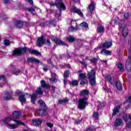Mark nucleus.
<instances>
[{
	"label": "nucleus",
	"instance_id": "nucleus-1",
	"mask_svg": "<svg viewBox=\"0 0 131 131\" xmlns=\"http://www.w3.org/2000/svg\"><path fill=\"white\" fill-rule=\"evenodd\" d=\"M89 95H90V91L88 90H83L81 91L80 94L81 98L79 100L78 105V108H79L80 110L85 109L86 106L89 105V103L87 101L89 99Z\"/></svg>",
	"mask_w": 131,
	"mask_h": 131
},
{
	"label": "nucleus",
	"instance_id": "nucleus-2",
	"mask_svg": "<svg viewBox=\"0 0 131 131\" xmlns=\"http://www.w3.org/2000/svg\"><path fill=\"white\" fill-rule=\"evenodd\" d=\"M88 78L92 85L96 84V71L92 70L88 73Z\"/></svg>",
	"mask_w": 131,
	"mask_h": 131
},
{
	"label": "nucleus",
	"instance_id": "nucleus-3",
	"mask_svg": "<svg viewBox=\"0 0 131 131\" xmlns=\"http://www.w3.org/2000/svg\"><path fill=\"white\" fill-rule=\"evenodd\" d=\"M50 5L52 6H56L60 12H62L63 10H66V7L63 4L62 0H56L55 4L51 3H50Z\"/></svg>",
	"mask_w": 131,
	"mask_h": 131
},
{
	"label": "nucleus",
	"instance_id": "nucleus-4",
	"mask_svg": "<svg viewBox=\"0 0 131 131\" xmlns=\"http://www.w3.org/2000/svg\"><path fill=\"white\" fill-rule=\"evenodd\" d=\"M29 50V49H28L27 48H16L13 51L12 55L13 56H19L20 55H22V53H26V52H27Z\"/></svg>",
	"mask_w": 131,
	"mask_h": 131
},
{
	"label": "nucleus",
	"instance_id": "nucleus-5",
	"mask_svg": "<svg viewBox=\"0 0 131 131\" xmlns=\"http://www.w3.org/2000/svg\"><path fill=\"white\" fill-rule=\"evenodd\" d=\"M14 122L16 123V125L7 124L8 128H9L10 129H14V128H17V127H18V125L20 124L21 125H25V124H24V123L18 121L17 120H14Z\"/></svg>",
	"mask_w": 131,
	"mask_h": 131
},
{
	"label": "nucleus",
	"instance_id": "nucleus-6",
	"mask_svg": "<svg viewBox=\"0 0 131 131\" xmlns=\"http://www.w3.org/2000/svg\"><path fill=\"white\" fill-rule=\"evenodd\" d=\"M17 93L19 96L18 99L22 103V105H23V103H25V102H26V98H25V95H26L27 96L28 95V94L27 93L24 94L23 93L19 91H18Z\"/></svg>",
	"mask_w": 131,
	"mask_h": 131
},
{
	"label": "nucleus",
	"instance_id": "nucleus-7",
	"mask_svg": "<svg viewBox=\"0 0 131 131\" xmlns=\"http://www.w3.org/2000/svg\"><path fill=\"white\" fill-rule=\"evenodd\" d=\"M85 74V73H80L79 74V80H81V82H80V84H85L86 82H88V81L86 80Z\"/></svg>",
	"mask_w": 131,
	"mask_h": 131
},
{
	"label": "nucleus",
	"instance_id": "nucleus-8",
	"mask_svg": "<svg viewBox=\"0 0 131 131\" xmlns=\"http://www.w3.org/2000/svg\"><path fill=\"white\" fill-rule=\"evenodd\" d=\"M125 68L127 71H131V55L129 54L126 61Z\"/></svg>",
	"mask_w": 131,
	"mask_h": 131
},
{
	"label": "nucleus",
	"instance_id": "nucleus-9",
	"mask_svg": "<svg viewBox=\"0 0 131 131\" xmlns=\"http://www.w3.org/2000/svg\"><path fill=\"white\" fill-rule=\"evenodd\" d=\"M46 42V39L45 36H42L38 38L37 40V47H42V45Z\"/></svg>",
	"mask_w": 131,
	"mask_h": 131
},
{
	"label": "nucleus",
	"instance_id": "nucleus-10",
	"mask_svg": "<svg viewBox=\"0 0 131 131\" xmlns=\"http://www.w3.org/2000/svg\"><path fill=\"white\" fill-rule=\"evenodd\" d=\"M71 11L72 12H73V13H76V14H78V15H79V16H80V17H83V13H82L81 10L75 7V6H73Z\"/></svg>",
	"mask_w": 131,
	"mask_h": 131
},
{
	"label": "nucleus",
	"instance_id": "nucleus-11",
	"mask_svg": "<svg viewBox=\"0 0 131 131\" xmlns=\"http://www.w3.org/2000/svg\"><path fill=\"white\" fill-rule=\"evenodd\" d=\"M123 125V121L121 118H117L115 121V126H121Z\"/></svg>",
	"mask_w": 131,
	"mask_h": 131
},
{
	"label": "nucleus",
	"instance_id": "nucleus-12",
	"mask_svg": "<svg viewBox=\"0 0 131 131\" xmlns=\"http://www.w3.org/2000/svg\"><path fill=\"white\" fill-rule=\"evenodd\" d=\"M32 124H33V125H35L36 126H38V125H40V124H41V120L39 119H35L33 120Z\"/></svg>",
	"mask_w": 131,
	"mask_h": 131
},
{
	"label": "nucleus",
	"instance_id": "nucleus-13",
	"mask_svg": "<svg viewBox=\"0 0 131 131\" xmlns=\"http://www.w3.org/2000/svg\"><path fill=\"white\" fill-rule=\"evenodd\" d=\"M28 62H31V63H35L36 64H38L39 63V60L35 58L30 57L28 59Z\"/></svg>",
	"mask_w": 131,
	"mask_h": 131
},
{
	"label": "nucleus",
	"instance_id": "nucleus-14",
	"mask_svg": "<svg viewBox=\"0 0 131 131\" xmlns=\"http://www.w3.org/2000/svg\"><path fill=\"white\" fill-rule=\"evenodd\" d=\"M112 46V42H106L102 45V48L103 49H109Z\"/></svg>",
	"mask_w": 131,
	"mask_h": 131
},
{
	"label": "nucleus",
	"instance_id": "nucleus-15",
	"mask_svg": "<svg viewBox=\"0 0 131 131\" xmlns=\"http://www.w3.org/2000/svg\"><path fill=\"white\" fill-rule=\"evenodd\" d=\"M95 9V3L94 2H91L90 5H89L88 7V11L90 13H93V11H94V9Z\"/></svg>",
	"mask_w": 131,
	"mask_h": 131
},
{
	"label": "nucleus",
	"instance_id": "nucleus-16",
	"mask_svg": "<svg viewBox=\"0 0 131 131\" xmlns=\"http://www.w3.org/2000/svg\"><path fill=\"white\" fill-rule=\"evenodd\" d=\"M100 54H101V55H106V56H110V55H111V51L103 49L101 51Z\"/></svg>",
	"mask_w": 131,
	"mask_h": 131
},
{
	"label": "nucleus",
	"instance_id": "nucleus-17",
	"mask_svg": "<svg viewBox=\"0 0 131 131\" xmlns=\"http://www.w3.org/2000/svg\"><path fill=\"white\" fill-rule=\"evenodd\" d=\"M11 120H12V118H11V117H8L6 118L5 120H2L1 122V123L2 125H4V124H7V123L9 122V121H11Z\"/></svg>",
	"mask_w": 131,
	"mask_h": 131
},
{
	"label": "nucleus",
	"instance_id": "nucleus-18",
	"mask_svg": "<svg viewBox=\"0 0 131 131\" xmlns=\"http://www.w3.org/2000/svg\"><path fill=\"white\" fill-rule=\"evenodd\" d=\"M37 113L40 116H45V115H47V111L43 110H38Z\"/></svg>",
	"mask_w": 131,
	"mask_h": 131
},
{
	"label": "nucleus",
	"instance_id": "nucleus-19",
	"mask_svg": "<svg viewBox=\"0 0 131 131\" xmlns=\"http://www.w3.org/2000/svg\"><path fill=\"white\" fill-rule=\"evenodd\" d=\"M41 85L42 88H45V89H50L51 86L50 85L47 84V83H46V81L45 80H41L40 81Z\"/></svg>",
	"mask_w": 131,
	"mask_h": 131
},
{
	"label": "nucleus",
	"instance_id": "nucleus-20",
	"mask_svg": "<svg viewBox=\"0 0 131 131\" xmlns=\"http://www.w3.org/2000/svg\"><path fill=\"white\" fill-rule=\"evenodd\" d=\"M123 118L125 122L127 121H128V119L131 120V114L130 115H127L126 114H124L123 115Z\"/></svg>",
	"mask_w": 131,
	"mask_h": 131
},
{
	"label": "nucleus",
	"instance_id": "nucleus-21",
	"mask_svg": "<svg viewBox=\"0 0 131 131\" xmlns=\"http://www.w3.org/2000/svg\"><path fill=\"white\" fill-rule=\"evenodd\" d=\"M15 25L18 28H22V27H23V26L24 25V24H23V22L22 21L18 20L16 21Z\"/></svg>",
	"mask_w": 131,
	"mask_h": 131
},
{
	"label": "nucleus",
	"instance_id": "nucleus-22",
	"mask_svg": "<svg viewBox=\"0 0 131 131\" xmlns=\"http://www.w3.org/2000/svg\"><path fill=\"white\" fill-rule=\"evenodd\" d=\"M12 116L13 118H15V119H18V118L20 117V112H19L18 111L14 112L12 113Z\"/></svg>",
	"mask_w": 131,
	"mask_h": 131
},
{
	"label": "nucleus",
	"instance_id": "nucleus-23",
	"mask_svg": "<svg viewBox=\"0 0 131 131\" xmlns=\"http://www.w3.org/2000/svg\"><path fill=\"white\" fill-rule=\"evenodd\" d=\"M116 88L119 91H121L122 90V85L121 84V83H120V81H117L115 82Z\"/></svg>",
	"mask_w": 131,
	"mask_h": 131
},
{
	"label": "nucleus",
	"instance_id": "nucleus-24",
	"mask_svg": "<svg viewBox=\"0 0 131 131\" xmlns=\"http://www.w3.org/2000/svg\"><path fill=\"white\" fill-rule=\"evenodd\" d=\"M29 52L30 54H33V55H35L36 56H41V53L37 50H30Z\"/></svg>",
	"mask_w": 131,
	"mask_h": 131
},
{
	"label": "nucleus",
	"instance_id": "nucleus-25",
	"mask_svg": "<svg viewBox=\"0 0 131 131\" xmlns=\"http://www.w3.org/2000/svg\"><path fill=\"white\" fill-rule=\"evenodd\" d=\"M120 109V106H118L114 108L113 112V116H115V115H117L118 112H119V110Z\"/></svg>",
	"mask_w": 131,
	"mask_h": 131
},
{
	"label": "nucleus",
	"instance_id": "nucleus-26",
	"mask_svg": "<svg viewBox=\"0 0 131 131\" xmlns=\"http://www.w3.org/2000/svg\"><path fill=\"white\" fill-rule=\"evenodd\" d=\"M123 36L124 37H126L127 36V34H128V30H127V28L125 27L122 31Z\"/></svg>",
	"mask_w": 131,
	"mask_h": 131
},
{
	"label": "nucleus",
	"instance_id": "nucleus-27",
	"mask_svg": "<svg viewBox=\"0 0 131 131\" xmlns=\"http://www.w3.org/2000/svg\"><path fill=\"white\" fill-rule=\"evenodd\" d=\"M54 41L56 43V45H60L61 46H63V45H64V42L58 38L54 39Z\"/></svg>",
	"mask_w": 131,
	"mask_h": 131
},
{
	"label": "nucleus",
	"instance_id": "nucleus-28",
	"mask_svg": "<svg viewBox=\"0 0 131 131\" xmlns=\"http://www.w3.org/2000/svg\"><path fill=\"white\" fill-rule=\"evenodd\" d=\"M97 31L99 33H102L105 31V29L104 28V27L100 26L97 28Z\"/></svg>",
	"mask_w": 131,
	"mask_h": 131
},
{
	"label": "nucleus",
	"instance_id": "nucleus-29",
	"mask_svg": "<svg viewBox=\"0 0 131 131\" xmlns=\"http://www.w3.org/2000/svg\"><path fill=\"white\" fill-rule=\"evenodd\" d=\"M105 80L108 81L110 83V84H113V82H112V77L110 75H107L105 77Z\"/></svg>",
	"mask_w": 131,
	"mask_h": 131
},
{
	"label": "nucleus",
	"instance_id": "nucleus-30",
	"mask_svg": "<svg viewBox=\"0 0 131 131\" xmlns=\"http://www.w3.org/2000/svg\"><path fill=\"white\" fill-rule=\"evenodd\" d=\"M11 95H10V93H6L4 95V99L5 101H8V100H11Z\"/></svg>",
	"mask_w": 131,
	"mask_h": 131
},
{
	"label": "nucleus",
	"instance_id": "nucleus-31",
	"mask_svg": "<svg viewBox=\"0 0 131 131\" xmlns=\"http://www.w3.org/2000/svg\"><path fill=\"white\" fill-rule=\"evenodd\" d=\"M70 84L73 86H77L78 85V81L76 80H74L70 82Z\"/></svg>",
	"mask_w": 131,
	"mask_h": 131
},
{
	"label": "nucleus",
	"instance_id": "nucleus-32",
	"mask_svg": "<svg viewBox=\"0 0 131 131\" xmlns=\"http://www.w3.org/2000/svg\"><path fill=\"white\" fill-rule=\"evenodd\" d=\"M118 68L119 69L120 71H123L124 70V68H123V66L122 63L119 62L118 63Z\"/></svg>",
	"mask_w": 131,
	"mask_h": 131
},
{
	"label": "nucleus",
	"instance_id": "nucleus-33",
	"mask_svg": "<svg viewBox=\"0 0 131 131\" xmlns=\"http://www.w3.org/2000/svg\"><path fill=\"white\" fill-rule=\"evenodd\" d=\"M35 100H36V94H33L31 97V102L33 104L35 103Z\"/></svg>",
	"mask_w": 131,
	"mask_h": 131
},
{
	"label": "nucleus",
	"instance_id": "nucleus-34",
	"mask_svg": "<svg viewBox=\"0 0 131 131\" xmlns=\"http://www.w3.org/2000/svg\"><path fill=\"white\" fill-rule=\"evenodd\" d=\"M67 39L70 42H74V41H75V38L71 36H69Z\"/></svg>",
	"mask_w": 131,
	"mask_h": 131
},
{
	"label": "nucleus",
	"instance_id": "nucleus-35",
	"mask_svg": "<svg viewBox=\"0 0 131 131\" xmlns=\"http://www.w3.org/2000/svg\"><path fill=\"white\" fill-rule=\"evenodd\" d=\"M36 94H38L39 95H42L43 94V92H42V90L41 89V88H39L36 91Z\"/></svg>",
	"mask_w": 131,
	"mask_h": 131
},
{
	"label": "nucleus",
	"instance_id": "nucleus-36",
	"mask_svg": "<svg viewBox=\"0 0 131 131\" xmlns=\"http://www.w3.org/2000/svg\"><path fill=\"white\" fill-rule=\"evenodd\" d=\"M80 26H81V27H85V28H88V27H89V24H88L86 23L83 22L80 24Z\"/></svg>",
	"mask_w": 131,
	"mask_h": 131
},
{
	"label": "nucleus",
	"instance_id": "nucleus-37",
	"mask_svg": "<svg viewBox=\"0 0 131 131\" xmlns=\"http://www.w3.org/2000/svg\"><path fill=\"white\" fill-rule=\"evenodd\" d=\"M38 104H39L41 107H46V103L41 100H39Z\"/></svg>",
	"mask_w": 131,
	"mask_h": 131
},
{
	"label": "nucleus",
	"instance_id": "nucleus-38",
	"mask_svg": "<svg viewBox=\"0 0 131 131\" xmlns=\"http://www.w3.org/2000/svg\"><path fill=\"white\" fill-rule=\"evenodd\" d=\"M93 117H94L95 119H98V118H99V113L94 112L93 115Z\"/></svg>",
	"mask_w": 131,
	"mask_h": 131
},
{
	"label": "nucleus",
	"instance_id": "nucleus-39",
	"mask_svg": "<svg viewBox=\"0 0 131 131\" xmlns=\"http://www.w3.org/2000/svg\"><path fill=\"white\" fill-rule=\"evenodd\" d=\"M68 102V99H60L58 100L59 104H63V103H67Z\"/></svg>",
	"mask_w": 131,
	"mask_h": 131
},
{
	"label": "nucleus",
	"instance_id": "nucleus-40",
	"mask_svg": "<svg viewBox=\"0 0 131 131\" xmlns=\"http://www.w3.org/2000/svg\"><path fill=\"white\" fill-rule=\"evenodd\" d=\"M76 30H77V28H74L73 27H71L69 29V31H70V32L76 31Z\"/></svg>",
	"mask_w": 131,
	"mask_h": 131
},
{
	"label": "nucleus",
	"instance_id": "nucleus-41",
	"mask_svg": "<svg viewBox=\"0 0 131 131\" xmlns=\"http://www.w3.org/2000/svg\"><path fill=\"white\" fill-rule=\"evenodd\" d=\"M4 44L5 45V46H9V45H10V40L8 39L4 40Z\"/></svg>",
	"mask_w": 131,
	"mask_h": 131
},
{
	"label": "nucleus",
	"instance_id": "nucleus-42",
	"mask_svg": "<svg viewBox=\"0 0 131 131\" xmlns=\"http://www.w3.org/2000/svg\"><path fill=\"white\" fill-rule=\"evenodd\" d=\"M50 82H52V83H54V82H56V78L55 77H52L50 79Z\"/></svg>",
	"mask_w": 131,
	"mask_h": 131
},
{
	"label": "nucleus",
	"instance_id": "nucleus-43",
	"mask_svg": "<svg viewBox=\"0 0 131 131\" xmlns=\"http://www.w3.org/2000/svg\"><path fill=\"white\" fill-rule=\"evenodd\" d=\"M90 61L92 63H97V61H98V59L92 58V59H90Z\"/></svg>",
	"mask_w": 131,
	"mask_h": 131
},
{
	"label": "nucleus",
	"instance_id": "nucleus-44",
	"mask_svg": "<svg viewBox=\"0 0 131 131\" xmlns=\"http://www.w3.org/2000/svg\"><path fill=\"white\" fill-rule=\"evenodd\" d=\"M69 75V72L68 71H66L64 73L63 76L64 77H68V76Z\"/></svg>",
	"mask_w": 131,
	"mask_h": 131
},
{
	"label": "nucleus",
	"instance_id": "nucleus-45",
	"mask_svg": "<svg viewBox=\"0 0 131 131\" xmlns=\"http://www.w3.org/2000/svg\"><path fill=\"white\" fill-rule=\"evenodd\" d=\"M126 126L127 127H131V121L127 122V121L126 122Z\"/></svg>",
	"mask_w": 131,
	"mask_h": 131
},
{
	"label": "nucleus",
	"instance_id": "nucleus-46",
	"mask_svg": "<svg viewBox=\"0 0 131 131\" xmlns=\"http://www.w3.org/2000/svg\"><path fill=\"white\" fill-rule=\"evenodd\" d=\"M124 17L125 19H127V18L129 17V14H128V13H125L124 15Z\"/></svg>",
	"mask_w": 131,
	"mask_h": 131
},
{
	"label": "nucleus",
	"instance_id": "nucleus-47",
	"mask_svg": "<svg viewBox=\"0 0 131 131\" xmlns=\"http://www.w3.org/2000/svg\"><path fill=\"white\" fill-rule=\"evenodd\" d=\"M80 63L82 64V65H83L84 67H86V66H88V65H86V62L84 61H80Z\"/></svg>",
	"mask_w": 131,
	"mask_h": 131
},
{
	"label": "nucleus",
	"instance_id": "nucleus-48",
	"mask_svg": "<svg viewBox=\"0 0 131 131\" xmlns=\"http://www.w3.org/2000/svg\"><path fill=\"white\" fill-rule=\"evenodd\" d=\"M47 125L51 128H52V127H53V126H54V125L51 123H47Z\"/></svg>",
	"mask_w": 131,
	"mask_h": 131
},
{
	"label": "nucleus",
	"instance_id": "nucleus-49",
	"mask_svg": "<svg viewBox=\"0 0 131 131\" xmlns=\"http://www.w3.org/2000/svg\"><path fill=\"white\" fill-rule=\"evenodd\" d=\"M28 11L32 13V12H35V10L33 8H28Z\"/></svg>",
	"mask_w": 131,
	"mask_h": 131
},
{
	"label": "nucleus",
	"instance_id": "nucleus-50",
	"mask_svg": "<svg viewBox=\"0 0 131 131\" xmlns=\"http://www.w3.org/2000/svg\"><path fill=\"white\" fill-rule=\"evenodd\" d=\"M26 2H28L30 5H33V1L32 0H26Z\"/></svg>",
	"mask_w": 131,
	"mask_h": 131
},
{
	"label": "nucleus",
	"instance_id": "nucleus-51",
	"mask_svg": "<svg viewBox=\"0 0 131 131\" xmlns=\"http://www.w3.org/2000/svg\"><path fill=\"white\" fill-rule=\"evenodd\" d=\"M1 79H3V80H6V77L4 75H0V80Z\"/></svg>",
	"mask_w": 131,
	"mask_h": 131
},
{
	"label": "nucleus",
	"instance_id": "nucleus-52",
	"mask_svg": "<svg viewBox=\"0 0 131 131\" xmlns=\"http://www.w3.org/2000/svg\"><path fill=\"white\" fill-rule=\"evenodd\" d=\"M127 102H128V103L131 102V96H129L128 97V98L127 99Z\"/></svg>",
	"mask_w": 131,
	"mask_h": 131
},
{
	"label": "nucleus",
	"instance_id": "nucleus-53",
	"mask_svg": "<svg viewBox=\"0 0 131 131\" xmlns=\"http://www.w3.org/2000/svg\"><path fill=\"white\" fill-rule=\"evenodd\" d=\"M18 73H20V71H16L14 73H13V74H14V75H18Z\"/></svg>",
	"mask_w": 131,
	"mask_h": 131
},
{
	"label": "nucleus",
	"instance_id": "nucleus-54",
	"mask_svg": "<svg viewBox=\"0 0 131 131\" xmlns=\"http://www.w3.org/2000/svg\"><path fill=\"white\" fill-rule=\"evenodd\" d=\"M10 2V0H4L5 4H8Z\"/></svg>",
	"mask_w": 131,
	"mask_h": 131
},
{
	"label": "nucleus",
	"instance_id": "nucleus-55",
	"mask_svg": "<svg viewBox=\"0 0 131 131\" xmlns=\"http://www.w3.org/2000/svg\"><path fill=\"white\" fill-rule=\"evenodd\" d=\"M63 83H64V84L65 85L67 84V80L66 79H64Z\"/></svg>",
	"mask_w": 131,
	"mask_h": 131
},
{
	"label": "nucleus",
	"instance_id": "nucleus-56",
	"mask_svg": "<svg viewBox=\"0 0 131 131\" xmlns=\"http://www.w3.org/2000/svg\"><path fill=\"white\" fill-rule=\"evenodd\" d=\"M43 70L44 71H48V69L47 68H43Z\"/></svg>",
	"mask_w": 131,
	"mask_h": 131
},
{
	"label": "nucleus",
	"instance_id": "nucleus-57",
	"mask_svg": "<svg viewBox=\"0 0 131 131\" xmlns=\"http://www.w3.org/2000/svg\"><path fill=\"white\" fill-rule=\"evenodd\" d=\"M47 43L50 45L51 43V41H50V40H47Z\"/></svg>",
	"mask_w": 131,
	"mask_h": 131
},
{
	"label": "nucleus",
	"instance_id": "nucleus-58",
	"mask_svg": "<svg viewBox=\"0 0 131 131\" xmlns=\"http://www.w3.org/2000/svg\"><path fill=\"white\" fill-rule=\"evenodd\" d=\"M51 74H52V76H57V75L54 73H52Z\"/></svg>",
	"mask_w": 131,
	"mask_h": 131
},
{
	"label": "nucleus",
	"instance_id": "nucleus-59",
	"mask_svg": "<svg viewBox=\"0 0 131 131\" xmlns=\"http://www.w3.org/2000/svg\"><path fill=\"white\" fill-rule=\"evenodd\" d=\"M101 62H104V63H107V60H100Z\"/></svg>",
	"mask_w": 131,
	"mask_h": 131
},
{
	"label": "nucleus",
	"instance_id": "nucleus-60",
	"mask_svg": "<svg viewBox=\"0 0 131 131\" xmlns=\"http://www.w3.org/2000/svg\"><path fill=\"white\" fill-rule=\"evenodd\" d=\"M78 72V73H81V70L79 71Z\"/></svg>",
	"mask_w": 131,
	"mask_h": 131
},
{
	"label": "nucleus",
	"instance_id": "nucleus-61",
	"mask_svg": "<svg viewBox=\"0 0 131 131\" xmlns=\"http://www.w3.org/2000/svg\"><path fill=\"white\" fill-rule=\"evenodd\" d=\"M88 59H89V57H86L85 58V60H88Z\"/></svg>",
	"mask_w": 131,
	"mask_h": 131
},
{
	"label": "nucleus",
	"instance_id": "nucleus-62",
	"mask_svg": "<svg viewBox=\"0 0 131 131\" xmlns=\"http://www.w3.org/2000/svg\"><path fill=\"white\" fill-rule=\"evenodd\" d=\"M51 60H48V63H50V61Z\"/></svg>",
	"mask_w": 131,
	"mask_h": 131
},
{
	"label": "nucleus",
	"instance_id": "nucleus-63",
	"mask_svg": "<svg viewBox=\"0 0 131 131\" xmlns=\"http://www.w3.org/2000/svg\"><path fill=\"white\" fill-rule=\"evenodd\" d=\"M114 23L116 24V21H114Z\"/></svg>",
	"mask_w": 131,
	"mask_h": 131
},
{
	"label": "nucleus",
	"instance_id": "nucleus-64",
	"mask_svg": "<svg viewBox=\"0 0 131 131\" xmlns=\"http://www.w3.org/2000/svg\"><path fill=\"white\" fill-rule=\"evenodd\" d=\"M97 110H99V108H97Z\"/></svg>",
	"mask_w": 131,
	"mask_h": 131
}]
</instances>
